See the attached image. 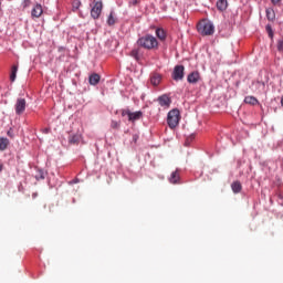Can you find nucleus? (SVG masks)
I'll list each match as a JSON object with an SVG mask.
<instances>
[{"instance_id":"1","label":"nucleus","mask_w":283,"mask_h":283,"mask_svg":"<svg viewBox=\"0 0 283 283\" xmlns=\"http://www.w3.org/2000/svg\"><path fill=\"white\" fill-rule=\"evenodd\" d=\"M137 45L144 50H158V40L156 36L147 34L137 40Z\"/></svg>"},{"instance_id":"2","label":"nucleus","mask_w":283,"mask_h":283,"mask_svg":"<svg viewBox=\"0 0 283 283\" xmlns=\"http://www.w3.org/2000/svg\"><path fill=\"white\" fill-rule=\"evenodd\" d=\"M197 30L201 36H211L216 32V27L209 20H201L197 24Z\"/></svg>"},{"instance_id":"3","label":"nucleus","mask_w":283,"mask_h":283,"mask_svg":"<svg viewBox=\"0 0 283 283\" xmlns=\"http://www.w3.org/2000/svg\"><path fill=\"white\" fill-rule=\"evenodd\" d=\"M167 123L170 129H176V127H178V124L180 123V111H178L177 108L171 109L168 113Z\"/></svg>"},{"instance_id":"4","label":"nucleus","mask_w":283,"mask_h":283,"mask_svg":"<svg viewBox=\"0 0 283 283\" xmlns=\"http://www.w3.org/2000/svg\"><path fill=\"white\" fill-rule=\"evenodd\" d=\"M25 107H28V102L25 101V98L19 97L14 104L17 116H21L22 114H24Z\"/></svg>"},{"instance_id":"5","label":"nucleus","mask_w":283,"mask_h":283,"mask_svg":"<svg viewBox=\"0 0 283 283\" xmlns=\"http://www.w3.org/2000/svg\"><path fill=\"white\" fill-rule=\"evenodd\" d=\"M122 116H128V120H130V123H136V120H140V118H143V112L138 111L132 113V111L125 109L122 112Z\"/></svg>"},{"instance_id":"6","label":"nucleus","mask_w":283,"mask_h":283,"mask_svg":"<svg viewBox=\"0 0 283 283\" xmlns=\"http://www.w3.org/2000/svg\"><path fill=\"white\" fill-rule=\"evenodd\" d=\"M103 12V1H96L91 9V17L92 19H99Z\"/></svg>"},{"instance_id":"7","label":"nucleus","mask_w":283,"mask_h":283,"mask_svg":"<svg viewBox=\"0 0 283 283\" xmlns=\"http://www.w3.org/2000/svg\"><path fill=\"white\" fill-rule=\"evenodd\" d=\"M172 78L174 81H182L185 78V66L177 65L172 71Z\"/></svg>"},{"instance_id":"8","label":"nucleus","mask_w":283,"mask_h":283,"mask_svg":"<svg viewBox=\"0 0 283 283\" xmlns=\"http://www.w3.org/2000/svg\"><path fill=\"white\" fill-rule=\"evenodd\" d=\"M42 14H43V6H41V3L34 4V7L31 10L32 19H41Z\"/></svg>"},{"instance_id":"9","label":"nucleus","mask_w":283,"mask_h":283,"mask_svg":"<svg viewBox=\"0 0 283 283\" xmlns=\"http://www.w3.org/2000/svg\"><path fill=\"white\" fill-rule=\"evenodd\" d=\"M129 56L135 59L137 63H140V59H143V50L140 48H135L130 51Z\"/></svg>"},{"instance_id":"10","label":"nucleus","mask_w":283,"mask_h":283,"mask_svg":"<svg viewBox=\"0 0 283 283\" xmlns=\"http://www.w3.org/2000/svg\"><path fill=\"white\" fill-rule=\"evenodd\" d=\"M160 81H163V75H160L159 73H153L150 75V83L155 87H158V85H160Z\"/></svg>"},{"instance_id":"11","label":"nucleus","mask_w":283,"mask_h":283,"mask_svg":"<svg viewBox=\"0 0 283 283\" xmlns=\"http://www.w3.org/2000/svg\"><path fill=\"white\" fill-rule=\"evenodd\" d=\"M187 81H188V83H190V84H196V83H198V81H200V73L197 72V71L190 73V74L188 75V77H187Z\"/></svg>"},{"instance_id":"12","label":"nucleus","mask_w":283,"mask_h":283,"mask_svg":"<svg viewBox=\"0 0 283 283\" xmlns=\"http://www.w3.org/2000/svg\"><path fill=\"white\" fill-rule=\"evenodd\" d=\"M158 103L161 107H169V105H171V99L167 95H161L158 97Z\"/></svg>"},{"instance_id":"13","label":"nucleus","mask_w":283,"mask_h":283,"mask_svg":"<svg viewBox=\"0 0 283 283\" xmlns=\"http://www.w3.org/2000/svg\"><path fill=\"white\" fill-rule=\"evenodd\" d=\"M90 85H98L101 83V75L98 73H93L88 77Z\"/></svg>"},{"instance_id":"14","label":"nucleus","mask_w":283,"mask_h":283,"mask_svg":"<svg viewBox=\"0 0 283 283\" xmlns=\"http://www.w3.org/2000/svg\"><path fill=\"white\" fill-rule=\"evenodd\" d=\"M169 182L171 185H178V182H180V172H178V170L171 172Z\"/></svg>"},{"instance_id":"15","label":"nucleus","mask_w":283,"mask_h":283,"mask_svg":"<svg viewBox=\"0 0 283 283\" xmlns=\"http://www.w3.org/2000/svg\"><path fill=\"white\" fill-rule=\"evenodd\" d=\"M82 138L83 137L81 136V134L71 135L69 137V143H70V145H78V143H81Z\"/></svg>"},{"instance_id":"16","label":"nucleus","mask_w":283,"mask_h":283,"mask_svg":"<svg viewBox=\"0 0 283 283\" xmlns=\"http://www.w3.org/2000/svg\"><path fill=\"white\" fill-rule=\"evenodd\" d=\"M228 7H229V2L227 0H218L217 1V9L220 12H224V10H227Z\"/></svg>"},{"instance_id":"17","label":"nucleus","mask_w":283,"mask_h":283,"mask_svg":"<svg viewBox=\"0 0 283 283\" xmlns=\"http://www.w3.org/2000/svg\"><path fill=\"white\" fill-rule=\"evenodd\" d=\"M9 145H10V139L6 137H0V151H6Z\"/></svg>"},{"instance_id":"18","label":"nucleus","mask_w":283,"mask_h":283,"mask_svg":"<svg viewBox=\"0 0 283 283\" xmlns=\"http://www.w3.org/2000/svg\"><path fill=\"white\" fill-rule=\"evenodd\" d=\"M231 189L233 193H240V191H242V184L240 181H233L231 184Z\"/></svg>"},{"instance_id":"19","label":"nucleus","mask_w":283,"mask_h":283,"mask_svg":"<svg viewBox=\"0 0 283 283\" xmlns=\"http://www.w3.org/2000/svg\"><path fill=\"white\" fill-rule=\"evenodd\" d=\"M17 72H19V66L18 65H13L11 67V74H10L11 83H14V81H17Z\"/></svg>"},{"instance_id":"20","label":"nucleus","mask_w":283,"mask_h":283,"mask_svg":"<svg viewBox=\"0 0 283 283\" xmlns=\"http://www.w3.org/2000/svg\"><path fill=\"white\" fill-rule=\"evenodd\" d=\"M156 36L160 40V41H165L167 39V33L165 32V30L163 29H157L156 30Z\"/></svg>"},{"instance_id":"21","label":"nucleus","mask_w":283,"mask_h":283,"mask_svg":"<svg viewBox=\"0 0 283 283\" xmlns=\"http://www.w3.org/2000/svg\"><path fill=\"white\" fill-rule=\"evenodd\" d=\"M244 103H247L248 105H258V98L253 96H247L244 98Z\"/></svg>"},{"instance_id":"22","label":"nucleus","mask_w":283,"mask_h":283,"mask_svg":"<svg viewBox=\"0 0 283 283\" xmlns=\"http://www.w3.org/2000/svg\"><path fill=\"white\" fill-rule=\"evenodd\" d=\"M266 18L269 21H275V11L273 9H266Z\"/></svg>"},{"instance_id":"23","label":"nucleus","mask_w":283,"mask_h":283,"mask_svg":"<svg viewBox=\"0 0 283 283\" xmlns=\"http://www.w3.org/2000/svg\"><path fill=\"white\" fill-rule=\"evenodd\" d=\"M116 23V18H114V12L112 11L108 15V19H107V24L108 25H115Z\"/></svg>"},{"instance_id":"24","label":"nucleus","mask_w":283,"mask_h":283,"mask_svg":"<svg viewBox=\"0 0 283 283\" xmlns=\"http://www.w3.org/2000/svg\"><path fill=\"white\" fill-rule=\"evenodd\" d=\"M35 180H45V174L43 172V170H38L35 175Z\"/></svg>"},{"instance_id":"25","label":"nucleus","mask_w":283,"mask_h":283,"mask_svg":"<svg viewBox=\"0 0 283 283\" xmlns=\"http://www.w3.org/2000/svg\"><path fill=\"white\" fill-rule=\"evenodd\" d=\"M72 8L74 11L78 10L81 8V0H73Z\"/></svg>"},{"instance_id":"26","label":"nucleus","mask_w":283,"mask_h":283,"mask_svg":"<svg viewBox=\"0 0 283 283\" xmlns=\"http://www.w3.org/2000/svg\"><path fill=\"white\" fill-rule=\"evenodd\" d=\"M30 6H32V1L31 0H23L22 8H30Z\"/></svg>"},{"instance_id":"27","label":"nucleus","mask_w":283,"mask_h":283,"mask_svg":"<svg viewBox=\"0 0 283 283\" xmlns=\"http://www.w3.org/2000/svg\"><path fill=\"white\" fill-rule=\"evenodd\" d=\"M111 127H112L113 129H118V127H120V123L113 120V122L111 123Z\"/></svg>"},{"instance_id":"28","label":"nucleus","mask_w":283,"mask_h":283,"mask_svg":"<svg viewBox=\"0 0 283 283\" xmlns=\"http://www.w3.org/2000/svg\"><path fill=\"white\" fill-rule=\"evenodd\" d=\"M266 32H268L270 39H273V29H271V25H266Z\"/></svg>"},{"instance_id":"29","label":"nucleus","mask_w":283,"mask_h":283,"mask_svg":"<svg viewBox=\"0 0 283 283\" xmlns=\"http://www.w3.org/2000/svg\"><path fill=\"white\" fill-rule=\"evenodd\" d=\"M277 50H279V52H283V41L282 40L277 41Z\"/></svg>"},{"instance_id":"30","label":"nucleus","mask_w":283,"mask_h":283,"mask_svg":"<svg viewBox=\"0 0 283 283\" xmlns=\"http://www.w3.org/2000/svg\"><path fill=\"white\" fill-rule=\"evenodd\" d=\"M133 143H138V135H133Z\"/></svg>"},{"instance_id":"31","label":"nucleus","mask_w":283,"mask_h":283,"mask_svg":"<svg viewBox=\"0 0 283 283\" xmlns=\"http://www.w3.org/2000/svg\"><path fill=\"white\" fill-rule=\"evenodd\" d=\"M50 132V128L42 129V134H48Z\"/></svg>"},{"instance_id":"32","label":"nucleus","mask_w":283,"mask_h":283,"mask_svg":"<svg viewBox=\"0 0 283 283\" xmlns=\"http://www.w3.org/2000/svg\"><path fill=\"white\" fill-rule=\"evenodd\" d=\"M281 0H272V3L275 6L277 3H280Z\"/></svg>"},{"instance_id":"33","label":"nucleus","mask_w":283,"mask_h":283,"mask_svg":"<svg viewBox=\"0 0 283 283\" xmlns=\"http://www.w3.org/2000/svg\"><path fill=\"white\" fill-rule=\"evenodd\" d=\"M7 135L12 138V132L11 130H8Z\"/></svg>"},{"instance_id":"34","label":"nucleus","mask_w":283,"mask_h":283,"mask_svg":"<svg viewBox=\"0 0 283 283\" xmlns=\"http://www.w3.org/2000/svg\"><path fill=\"white\" fill-rule=\"evenodd\" d=\"M3 171V164H0V172Z\"/></svg>"},{"instance_id":"35","label":"nucleus","mask_w":283,"mask_h":283,"mask_svg":"<svg viewBox=\"0 0 283 283\" xmlns=\"http://www.w3.org/2000/svg\"><path fill=\"white\" fill-rule=\"evenodd\" d=\"M36 196H39V193H36V192L32 193V198H36Z\"/></svg>"},{"instance_id":"36","label":"nucleus","mask_w":283,"mask_h":283,"mask_svg":"<svg viewBox=\"0 0 283 283\" xmlns=\"http://www.w3.org/2000/svg\"><path fill=\"white\" fill-rule=\"evenodd\" d=\"M138 3V0L133 1V6H136Z\"/></svg>"}]
</instances>
